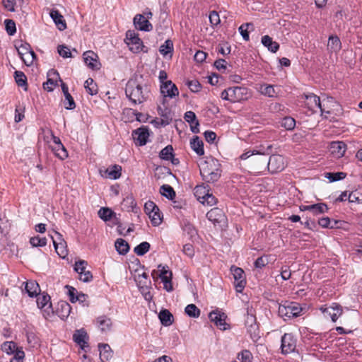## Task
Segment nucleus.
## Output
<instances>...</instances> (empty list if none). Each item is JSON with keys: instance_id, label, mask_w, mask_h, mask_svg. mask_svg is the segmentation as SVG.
Returning a JSON list of instances; mask_svg holds the SVG:
<instances>
[{"instance_id": "obj_1", "label": "nucleus", "mask_w": 362, "mask_h": 362, "mask_svg": "<svg viewBox=\"0 0 362 362\" xmlns=\"http://www.w3.org/2000/svg\"><path fill=\"white\" fill-rule=\"evenodd\" d=\"M148 93L147 86L144 87L136 79L131 78L127 83L125 94L133 105H139L144 103L148 97Z\"/></svg>"}, {"instance_id": "obj_2", "label": "nucleus", "mask_w": 362, "mask_h": 362, "mask_svg": "<svg viewBox=\"0 0 362 362\" xmlns=\"http://www.w3.org/2000/svg\"><path fill=\"white\" fill-rule=\"evenodd\" d=\"M303 308L300 304L296 302L284 301L279 305L278 313L279 316L284 318L291 319L301 315Z\"/></svg>"}, {"instance_id": "obj_3", "label": "nucleus", "mask_w": 362, "mask_h": 362, "mask_svg": "<svg viewBox=\"0 0 362 362\" xmlns=\"http://www.w3.org/2000/svg\"><path fill=\"white\" fill-rule=\"evenodd\" d=\"M125 42L133 53L141 52L146 53L148 52V48L144 45L143 42L139 37V35L133 30L127 32Z\"/></svg>"}, {"instance_id": "obj_4", "label": "nucleus", "mask_w": 362, "mask_h": 362, "mask_svg": "<svg viewBox=\"0 0 362 362\" xmlns=\"http://www.w3.org/2000/svg\"><path fill=\"white\" fill-rule=\"evenodd\" d=\"M281 354L286 355L295 351L297 339L292 333H285L281 339Z\"/></svg>"}, {"instance_id": "obj_5", "label": "nucleus", "mask_w": 362, "mask_h": 362, "mask_svg": "<svg viewBox=\"0 0 362 362\" xmlns=\"http://www.w3.org/2000/svg\"><path fill=\"white\" fill-rule=\"evenodd\" d=\"M267 165L268 170L272 173H276L277 172L282 171L284 168V158L281 155H272L269 157L268 161L266 160L264 161V164Z\"/></svg>"}, {"instance_id": "obj_6", "label": "nucleus", "mask_w": 362, "mask_h": 362, "mask_svg": "<svg viewBox=\"0 0 362 362\" xmlns=\"http://www.w3.org/2000/svg\"><path fill=\"white\" fill-rule=\"evenodd\" d=\"M233 275L235 287L236 291L241 293L246 285L245 272L243 269L236 267H231L230 269Z\"/></svg>"}, {"instance_id": "obj_7", "label": "nucleus", "mask_w": 362, "mask_h": 362, "mask_svg": "<svg viewBox=\"0 0 362 362\" xmlns=\"http://www.w3.org/2000/svg\"><path fill=\"white\" fill-rule=\"evenodd\" d=\"M219 161L214 158H209L206 161L202 163L200 166L201 176H208L211 172L217 171L221 169Z\"/></svg>"}, {"instance_id": "obj_8", "label": "nucleus", "mask_w": 362, "mask_h": 362, "mask_svg": "<svg viewBox=\"0 0 362 362\" xmlns=\"http://www.w3.org/2000/svg\"><path fill=\"white\" fill-rule=\"evenodd\" d=\"M320 310L325 317H330L333 322H336L342 314V308L337 303H332L329 306H322Z\"/></svg>"}, {"instance_id": "obj_9", "label": "nucleus", "mask_w": 362, "mask_h": 362, "mask_svg": "<svg viewBox=\"0 0 362 362\" xmlns=\"http://www.w3.org/2000/svg\"><path fill=\"white\" fill-rule=\"evenodd\" d=\"M230 102L235 103L247 100L250 96L249 90L246 87L235 86L230 88Z\"/></svg>"}, {"instance_id": "obj_10", "label": "nucleus", "mask_w": 362, "mask_h": 362, "mask_svg": "<svg viewBox=\"0 0 362 362\" xmlns=\"http://www.w3.org/2000/svg\"><path fill=\"white\" fill-rule=\"evenodd\" d=\"M160 93L163 95L164 98H174L179 95V90L177 87L175 83L172 82V81L168 80L165 82L163 84H160ZM165 103V99H163V104L164 105Z\"/></svg>"}, {"instance_id": "obj_11", "label": "nucleus", "mask_w": 362, "mask_h": 362, "mask_svg": "<svg viewBox=\"0 0 362 362\" xmlns=\"http://www.w3.org/2000/svg\"><path fill=\"white\" fill-rule=\"evenodd\" d=\"M87 262L79 260L76 262L74 270L80 275V280L83 282H90L93 279V275L90 271L86 270Z\"/></svg>"}, {"instance_id": "obj_12", "label": "nucleus", "mask_w": 362, "mask_h": 362, "mask_svg": "<svg viewBox=\"0 0 362 362\" xmlns=\"http://www.w3.org/2000/svg\"><path fill=\"white\" fill-rule=\"evenodd\" d=\"M209 317L210 320L219 327L221 330H226L228 328L229 325L226 322L227 316L225 313L220 311L215 310L209 313Z\"/></svg>"}, {"instance_id": "obj_13", "label": "nucleus", "mask_w": 362, "mask_h": 362, "mask_svg": "<svg viewBox=\"0 0 362 362\" xmlns=\"http://www.w3.org/2000/svg\"><path fill=\"white\" fill-rule=\"evenodd\" d=\"M83 59L86 64L92 70L100 69V63L98 60V55L93 51H86L83 53Z\"/></svg>"}, {"instance_id": "obj_14", "label": "nucleus", "mask_w": 362, "mask_h": 362, "mask_svg": "<svg viewBox=\"0 0 362 362\" xmlns=\"http://www.w3.org/2000/svg\"><path fill=\"white\" fill-rule=\"evenodd\" d=\"M134 24L139 30L151 31L153 29L151 23L142 14H136L134 16Z\"/></svg>"}, {"instance_id": "obj_15", "label": "nucleus", "mask_w": 362, "mask_h": 362, "mask_svg": "<svg viewBox=\"0 0 362 362\" xmlns=\"http://www.w3.org/2000/svg\"><path fill=\"white\" fill-rule=\"evenodd\" d=\"M56 234L58 235L59 242H57L52 237L53 240V245L56 252L60 257L65 258V257L68 255V250L66 249V243L64 239H62V236L60 233L56 232Z\"/></svg>"}, {"instance_id": "obj_16", "label": "nucleus", "mask_w": 362, "mask_h": 362, "mask_svg": "<svg viewBox=\"0 0 362 362\" xmlns=\"http://www.w3.org/2000/svg\"><path fill=\"white\" fill-rule=\"evenodd\" d=\"M134 139L137 141L139 146H144L147 143L149 136L148 129L146 127L138 128L133 132Z\"/></svg>"}, {"instance_id": "obj_17", "label": "nucleus", "mask_w": 362, "mask_h": 362, "mask_svg": "<svg viewBox=\"0 0 362 362\" xmlns=\"http://www.w3.org/2000/svg\"><path fill=\"white\" fill-rule=\"evenodd\" d=\"M158 113L161 117L160 119V125L165 127L171 123L173 121L172 112L168 107L162 108L160 106L158 107Z\"/></svg>"}, {"instance_id": "obj_18", "label": "nucleus", "mask_w": 362, "mask_h": 362, "mask_svg": "<svg viewBox=\"0 0 362 362\" xmlns=\"http://www.w3.org/2000/svg\"><path fill=\"white\" fill-rule=\"evenodd\" d=\"M73 339L82 349L88 346L87 340L88 339V336L84 329L76 330L73 334Z\"/></svg>"}, {"instance_id": "obj_19", "label": "nucleus", "mask_w": 362, "mask_h": 362, "mask_svg": "<svg viewBox=\"0 0 362 362\" xmlns=\"http://www.w3.org/2000/svg\"><path fill=\"white\" fill-rule=\"evenodd\" d=\"M49 15L59 30L62 31L66 28V21L58 10L52 9Z\"/></svg>"}, {"instance_id": "obj_20", "label": "nucleus", "mask_w": 362, "mask_h": 362, "mask_svg": "<svg viewBox=\"0 0 362 362\" xmlns=\"http://www.w3.org/2000/svg\"><path fill=\"white\" fill-rule=\"evenodd\" d=\"M346 145L344 141H337L330 144V151L336 157L340 158L344 155Z\"/></svg>"}, {"instance_id": "obj_21", "label": "nucleus", "mask_w": 362, "mask_h": 362, "mask_svg": "<svg viewBox=\"0 0 362 362\" xmlns=\"http://www.w3.org/2000/svg\"><path fill=\"white\" fill-rule=\"evenodd\" d=\"M96 324L102 332H107L111 330L112 322L107 316L102 315L97 317Z\"/></svg>"}, {"instance_id": "obj_22", "label": "nucleus", "mask_w": 362, "mask_h": 362, "mask_svg": "<svg viewBox=\"0 0 362 362\" xmlns=\"http://www.w3.org/2000/svg\"><path fill=\"white\" fill-rule=\"evenodd\" d=\"M306 104L309 109L314 110L315 108L320 109L321 112H323V110L321 106L320 98L317 96L314 93H309L305 95Z\"/></svg>"}, {"instance_id": "obj_23", "label": "nucleus", "mask_w": 362, "mask_h": 362, "mask_svg": "<svg viewBox=\"0 0 362 362\" xmlns=\"http://www.w3.org/2000/svg\"><path fill=\"white\" fill-rule=\"evenodd\" d=\"M71 310V307L67 302L60 301L57 305V313L61 319L64 320L69 315Z\"/></svg>"}, {"instance_id": "obj_24", "label": "nucleus", "mask_w": 362, "mask_h": 362, "mask_svg": "<svg viewBox=\"0 0 362 362\" xmlns=\"http://www.w3.org/2000/svg\"><path fill=\"white\" fill-rule=\"evenodd\" d=\"M206 217L210 221L213 222L214 223H219L223 219L224 215L223 211L220 209L214 208L207 212Z\"/></svg>"}, {"instance_id": "obj_25", "label": "nucleus", "mask_w": 362, "mask_h": 362, "mask_svg": "<svg viewBox=\"0 0 362 362\" xmlns=\"http://www.w3.org/2000/svg\"><path fill=\"white\" fill-rule=\"evenodd\" d=\"M100 358L102 362H105L112 357V351L107 344H99Z\"/></svg>"}, {"instance_id": "obj_26", "label": "nucleus", "mask_w": 362, "mask_h": 362, "mask_svg": "<svg viewBox=\"0 0 362 362\" xmlns=\"http://www.w3.org/2000/svg\"><path fill=\"white\" fill-rule=\"evenodd\" d=\"M50 296L48 294L43 293L41 296H39L37 298V304L39 308L43 309L45 308L48 304V307L45 310V311L47 310L48 314L51 311L53 313V310L52 308V303L50 302Z\"/></svg>"}, {"instance_id": "obj_27", "label": "nucleus", "mask_w": 362, "mask_h": 362, "mask_svg": "<svg viewBox=\"0 0 362 362\" xmlns=\"http://www.w3.org/2000/svg\"><path fill=\"white\" fill-rule=\"evenodd\" d=\"M25 290L30 297H36L40 293L39 284L35 281H28L25 283Z\"/></svg>"}, {"instance_id": "obj_28", "label": "nucleus", "mask_w": 362, "mask_h": 362, "mask_svg": "<svg viewBox=\"0 0 362 362\" xmlns=\"http://www.w3.org/2000/svg\"><path fill=\"white\" fill-rule=\"evenodd\" d=\"M261 41L262 45L273 53L276 52L279 49V43L273 41L272 38L269 35H264Z\"/></svg>"}, {"instance_id": "obj_29", "label": "nucleus", "mask_w": 362, "mask_h": 362, "mask_svg": "<svg viewBox=\"0 0 362 362\" xmlns=\"http://www.w3.org/2000/svg\"><path fill=\"white\" fill-rule=\"evenodd\" d=\"M190 146L198 156H202L204 154V143L199 136H195L192 139Z\"/></svg>"}, {"instance_id": "obj_30", "label": "nucleus", "mask_w": 362, "mask_h": 362, "mask_svg": "<svg viewBox=\"0 0 362 362\" xmlns=\"http://www.w3.org/2000/svg\"><path fill=\"white\" fill-rule=\"evenodd\" d=\"M158 317L161 324L164 326H170L173 323V315L167 309L161 310Z\"/></svg>"}, {"instance_id": "obj_31", "label": "nucleus", "mask_w": 362, "mask_h": 362, "mask_svg": "<svg viewBox=\"0 0 362 362\" xmlns=\"http://www.w3.org/2000/svg\"><path fill=\"white\" fill-rule=\"evenodd\" d=\"M122 167L114 165L106 169L105 176L110 179L117 180L121 176Z\"/></svg>"}, {"instance_id": "obj_32", "label": "nucleus", "mask_w": 362, "mask_h": 362, "mask_svg": "<svg viewBox=\"0 0 362 362\" xmlns=\"http://www.w3.org/2000/svg\"><path fill=\"white\" fill-rule=\"evenodd\" d=\"M341 43L337 36H330L328 40L327 48L332 52H337L341 49Z\"/></svg>"}, {"instance_id": "obj_33", "label": "nucleus", "mask_w": 362, "mask_h": 362, "mask_svg": "<svg viewBox=\"0 0 362 362\" xmlns=\"http://www.w3.org/2000/svg\"><path fill=\"white\" fill-rule=\"evenodd\" d=\"M115 249L119 255H124L129 250V243L122 238H118L115 243Z\"/></svg>"}, {"instance_id": "obj_34", "label": "nucleus", "mask_w": 362, "mask_h": 362, "mask_svg": "<svg viewBox=\"0 0 362 362\" xmlns=\"http://www.w3.org/2000/svg\"><path fill=\"white\" fill-rule=\"evenodd\" d=\"M53 75L55 78H48L47 82L43 83V88L45 90L50 92L54 90V88L57 86V79L59 78L62 81L59 74L57 71L53 72Z\"/></svg>"}, {"instance_id": "obj_35", "label": "nucleus", "mask_w": 362, "mask_h": 362, "mask_svg": "<svg viewBox=\"0 0 362 362\" xmlns=\"http://www.w3.org/2000/svg\"><path fill=\"white\" fill-rule=\"evenodd\" d=\"M122 204L128 211H133L137 213L139 208L136 206V203L132 196H127L123 199Z\"/></svg>"}, {"instance_id": "obj_36", "label": "nucleus", "mask_w": 362, "mask_h": 362, "mask_svg": "<svg viewBox=\"0 0 362 362\" xmlns=\"http://www.w3.org/2000/svg\"><path fill=\"white\" fill-rule=\"evenodd\" d=\"M158 267L161 268L158 276L164 284V288H167L166 284L169 283V279H172V272L167 269L168 267L162 266V264H159Z\"/></svg>"}, {"instance_id": "obj_37", "label": "nucleus", "mask_w": 362, "mask_h": 362, "mask_svg": "<svg viewBox=\"0 0 362 362\" xmlns=\"http://www.w3.org/2000/svg\"><path fill=\"white\" fill-rule=\"evenodd\" d=\"M173 50V42L170 39L166 40L165 42L162 45H160L159 48L160 53L164 57L167 56L169 54L172 55Z\"/></svg>"}, {"instance_id": "obj_38", "label": "nucleus", "mask_w": 362, "mask_h": 362, "mask_svg": "<svg viewBox=\"0 0 362 362\" xmlns=\"http://www.w3.org/2000/svg\"><path fill=\"white\" fill-rule=\"evenodd\" d=\"M160 193L170 200H173L176 196L174 189L168 185H163L160 188Z\"/></svg>"}, {"instance_id": "obj_39", "label": "nucleus", "mask_w": 362, "mask_h": 362, "mask_svg": "<svg viewBox=\"0 0 362 362\" xmlns=\"http://www.w3.org/2000/svg\"><path fill=\"white\" fill-rule=\"evenodd\" d=\"M98 216L104 221H108L115 216V213L107 207L100 208L98 212Z\"/></svg>"}, {"instance_id": "obj_40", "label": "nucleus", "mask_w": 362, "mask_h": 362, "mask_svg": "<svg viewBox=\"0 0 362 362\" xmlns=\"http://www.w3.org/2000/svg\"><path fill=\"white\" fill-rule=\"evenodd\" d=\"M259 92L261 94L269 97L274 98L277 95V93L276 92L274 86L263 84L259 87Z\"/></svg>"}, {"instance_id": "obj_41", "label": "nucleus", "mask_w": 362, "mask_h": 362, "mask_svg": "<svg viewBox=\"0 0 362 362\" xmlns=\"http://www.w3.org/2000/svg\"><path fill=\"white\" fill-rule=\"evenodd\" d=\"M150 247L151 245L149 243L142 242L134 247V252L138 256H143L149 251Z\"/></svg>"}, {"instance_id": "obj_42", "label": "nucleus", "mask_w": 362, "mask_h": 362, "mask_svg": "<svg viewBox=\"0 0 362 362\" xmlns=\"http://www.w3.org/2000/svg\"><path fill=\"white\" fill-rule=\"evenodd\" d=\"M208 192L209 190L206 189V187L203 185H197L194 189V194L200 202L204 199V197H206Z\"/></svg>"}, {"instance_id": "obj_43", "label": "nucleus", "mask_w": 362, "mask_h": 362, "mask_svg": "<svg viewBox=\"0 0 362 362\" xmlns=\"http://www.w3.org/2000/svg\"><path fill=\"white\" fill-rule=\"evenodd\" d=\"M253 28H254V25L252 23H247L241 25L239 27V28H238L239 32H240V35H242L243 38L245 41H248L250 40L249 30L250 29L252 30Z\"/></svg>"}, {"instance_id": "obj_44", "label": "nucleus", "mask_w": 362, "mask_h": 362, "mask_svg": "<svg viewBox=\"0 0 362 362\" xmlns=\"http://www.w3.org/2000/svg\"><path fill=\"white\" fill-rule=\"evenodd\" d=\"M84 88L86 92L90 95H96L98 93L97 85L94 83L93 78H88L84 83Z\"/></svg>"}, {"instance_id": "obj_45", "label": "nucleus", "mask_w": 362, "mask_h": 362, "mask_svg": "<svg viewBox=\"0 0 362 362\" xmlns=\"http://www.w3.org/2000/svg\"><path fill=\"white\" fill-rule=\"evenodd\" d=\"M19 347L13 341H5L1 345V349L7 354H13Z\"/></svg>"}, {"instance_id": "obj_46", "label": "nucleus", "mask_w": 362, "mask_h": 362, "mask_svg": "<svg viewBox=\"0 0 362 362\" xmlns=\"http://www.w3.org/2000/svg\"><path fill=\"white\" fill-rule=\"evenodd\" d=\"M329 207L325 203H317L313 204L312 214L313 216H317L327 212Z\"/></svg>"}, {"instance_id": "obj_47", "label": "nucleus", "mask_w": 362, "mask_h": 362, "mask_svg": "<svg viewBox=\"0 0 362 362\" xmlns=\"http://www.w3.org/2000/svg\"><path fill=\"white\" fill-rule=\"evenodd\" d=\"M281 126L288 131H291L296 127V120L291 117H285L281 121Z\"/></svg>"}, {"instance_id": "obj_48", "label": "nucleus", "mask_w": 362, "mask_h": 362, "mask_svg": "<svg viewBox=\"0 0 362 362\" xmlns=\"http://www.w3.org/2000/svg\"><path fill=\"white\" fill-rule=\"evenodd\" d=\"M173 151L174 150L173 146L171 145H168L160 151L159 157L163 160H170L174 154Z\"/></svg>"}, {"instance_id": "obj_49", "label": "nucleus", "mask_w": 362, "mask_h": 362, "mask_svg": "<svg viewBox=\"0 0 362 362\" xmlns=\"http://www.w3.org/2000/svg\"><path fill=\"white\" fill-rule=\"evenodd\" d=\"M14 78L18 86H27V77L23 71H16Z\"/></svg>"}, {"instance_id": "obj_50", "label": "nucleus", "mask_w": 362, "mask_h": 362, "mask_svg": "<svg viewBox=\"0 0 362 362\" xmlns=\"http://www.w3.org/2000/svg\"><path fill=\"white\" fill-rule=\"evenodd\" d=\"M185 313L194 318H197L200 315V310L194 304H189L185 310Z\"/></svg>"}, {"instance_id": "obj_51", "label": "nucleus", "mask_w": 362, "mask_h": 362, "mask_svg": "<svg viewBox=\"0 0 362 362\" xmlns=\"http://www.w3.org/2000/svg\"><path fill=\"white\" fill-rule=\"evenodd\" d=\"M346 177V173L344 172L337 173H327L325 177L327 178L330 182L339 181L344 179Z\"/></svg>"}, {"instance_id": "obj_52", "label": "nucleus", "mask_w": 362, "mask_h": 362, "mask_svg": "<svg viewBox=\"0 0 362 362\" xmlns=\"http://www.w3.org/2000/svg\"><path fill=\"white\" fill-rule=\"evenodd\" d=\"M221 169L217 170V171L211 172L208 176H202V179L206 182L214 183L218 180L221 175Z\"/></svg>"}, {"instance_id": "obj_53", "label": "nucleus", "mask_w": 362, "mask_h": 362, "mask_svg": "<svg viewBox=\"0 0 362 362\" xmlns=\"http://www.w3.org/2000/svg\"><path fill=\"white\" fill-rule=\"evenodd\" d=\"M16 48L18 51V54L21 56V59H23V56L28 54L29 50H30V45L28 43H23L21 42V44L16 45Z\"/></svg>"}, {"instance_id": "obj_54", "label": "nucleus", "mask_w": 362, "mask_h": 362, "mask_svg": "<svg viewBox=\"0 0 362 362\" xmlns=\"http://www.w3.org/2000/svg\"><path fill=\"white\" fill-rule=\"evenodd\" d=\"M148 216L152 225L154 226H159L162 222L161 213L159 209L158 211L155 210L151 214H149Z\"/></svg>"}, {"instance_id": "obj_55", "label": "nucleus", "mask_w": 362, "mask_h": 362, "mask_svg": "<svg viewBox=\"0 0 362 362\" xmlns=\"http://www.w3.org/2000/svg\"><path fill=\"white\" fill-rule=\"evenodd\" d=\"M64 107L66 109V110H74L76 108V103H75V101L73 98V97L71 96V95L68 93L64 95Z\"/></svg>"}, {"instance_id": "obj_56", "label": "nucleus", "mask_w": 362, "mask_h": 362, "mask_svg": "<svg viewBox=\"0 0 362 362\" xmlns=\"http://www.w3.org/2000/svg\"><path fill=\"white\" fill-rule=\"evenodd\" d=\"M23 0H2L3 4L8 11H15V7L18 4H21Z\"/></svg>"}, {"instance_id": "obj_57", "label": "nucleus", "mask_w": 362, "mask_h": 362, "mask_svg": "<svg viewBox=\"0 0 362 362\" xmlns=\"http://www.w3.org/2000/svg\"><path fill=\"white\" fill-rule=\"evenodd\" d=\"M5 28L8 35H13L16 32V27L14 21L6 19L4 21Z\"/></svg>"}, {"instance_id": "obj_58", "label": "nucleus", "mask_w": 362, "mask_h": 362, "mask_svg": "<svg viewBox=\"0 0 362 362\" xmlns=\"http://www.w3.org/2000/svg\"><path fill=\"white\" fill-rule=\"evenodd\" d=\"M30 243L33 247H44L47 245V238L35 236L30 239Z\"/></svg>"}, {"instance_id": "obj_59", "label": "nucleus", "mask_w": 362, "mask_h": 362, "mask_svg": "<svg viewBox=\"0 0 362 362\" xmlns=\"http://www.w3.org/2000/svg\"><path fill=\"white\" fill-rule=\"evenodd\" d=\"M252 354L248 350H243L238 355V360L240 362H252Z\"/></svg>"}, {"instance_id": "obj_60", "label": "nucleus", "mask_w": 362, "mask_h": 362, "mask_svg": "<svg viewBox=\"0 0 362 362\" xmlns=\"http://www.w3.org/2000/svg\"><path fill=\"white\" fill-rule=\"evenodd\" d=\"M57 52L63 58L71 57V52L67 46L62 45L57 47Z\"/></svg>"}, {"instance_id": "obj_61", "label": "nucleus", "mask_w": 362, "mask_h": 362, "mask_svg": "<svg viewBox=\"0 0 362 362\" xmlns=\"http://www.w3.org/2000/svg\"><path fill=\"white\" fill-rule=\"evenodd\" d=\"M14 356L11 359V362H23L25 357V352L22 347H19L13 354Z\"/></svg>"}, {"instance_id": "obj_62", "label": "nucleus", "mask_w": 362, "mask_h": 362, "mask_svg": "<svg viewBox=\"0 0 362 362\" xmlns=\"http://www.w3.org/2000/svg\"><path fill=\"white\" fill-rule=\"evenodd\" d=\"M192 92L197 93L201 90L202 86L197 80L187 81L186 83Z\"/></svg>"}, {"instance_id": "obj_63", "label": "nucleus", "mask_w": 362, "mask_h": 362, "mask_svg": "<svg viewBox=\"0 0 362 362\" xmlns=\"http://www.w3.org/2000/svg\"><path fill=\"white\" fill-rule=\"evenodd\" d=\"M155 210L158 211V206L152 201H148L144 204V211L146 214H151Z\"/></svg>"}, {"instance_id": "obj_64", "label": "nucleus", "mask_w": 362, "mask_h": 362, "mask_svg": "<svg viewBox=\"0 0 362 362\" xmlns=\"http://www.w3.org/2000/svg\"><path fill=\"white\" fill-rule=\"evenodd\" d=\"M209 18L212 26L218 25L221 22L219 15L216 11H211Z\"/></svg>"}]
</instances>
